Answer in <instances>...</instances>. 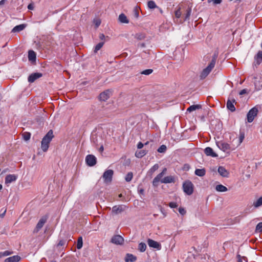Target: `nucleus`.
Instances as JSON below:
<instances>
[{
  "label": "nucleus",
  "instance_id": "nucleus-1",
  "mask_svg": "<svg viewBox=\"0 0 262 262\" xmlns=\"http://www.w3.org/2000/svg\"><path fill=\"white\" fill-rule=\"evenodd\" d=\"M53 137L54 135L52 130H50L43 137L41 142V148L43 151L46 152L48 150L49 144Z\"/></svg>",
  "mask_w": 262,
  "mask_h": 262
},
{
  "label": "nucleus",
  "instance_id": "nucleus-2",
  "mask_svg": "<svg viewBox=\"0 0 262 262\" xmlns=\"http://www.w3.org/2000/svg\"><path fill=\"white\" fill-rule=\"evenodd\" d=\"M216 58L217 55L214 54L208 66L206 68L203 69L200 75V78L201 79L205 78L210 73L212 69L214 67Z\"/></svg>",
  "mask_w": 262,
  "mask_h": 262
},
{
  "label": "nucleus",
  "instance_id": "nucleus-3",
  "mask_svg": "<svg viewBox=\"0 0 262 262\" xmlns=\"http://www.w3.org/2000/svg\"><path fill=\"white\" fill-rule=\"evenodd\" d=\"M216 144L221 150L226 152H229L230 150H233L236 148L234 145H230L223 141H217Z\"/></svg>",
  "mask_w": 262,
  "mask_h": 262
},
{
  "label": "nucleus",
  "instance_id": "nucleus-4",
  "mask_svg": "<svg viewBox=\"0 0 262 262\" xmlns=\"http://www.w3.org/2000/svg\"><path fill=\"white\" fill-rule=\"evenodd\" d=\"M193 184L189 180L185 181L183 184V191L187 195H190L193 193Z\"/></svg>",
  "mask_w": 262,
  "mask_h": 262
},
{
  "label": "nucleus",
  "instance_id": "nucleus-5",
  "mask_svg": "<svg viewBox=\"0 0 262 262\" xmlns=\"http://www.w3.org/2000/svg\"><path fill=\"white\" fill-rule=\"evenodd\" d=\"M114 171L112 169L106 170L103 174L102 178L106 183H110L112 180Z\"/></svg>",
  "mask_w": 262,
  "mask_h": 262
},
{
  "label": "nucleus",
  "instance_id": "nucleus-6",
  "mask_svg": "<svg viewBox=\"0 0 262 262\" xmlns=\"http://www.w3.org/2000/svg\"><path fill=\"white\" fill-rule=\"evenodd\" d=\"M258 113V109L254 107L251 108L248 113L247 117V121L248 122H252L255 117L256 116Z\"/></svg>",
  "mask_w": 262,
  "mask_h": 262
},
{
  "label": "nucleus",
  "instance_id": "nucleus-7",
  "mask_svg": "<svg viewBox=\"0 0 262 262\" xmlns=\"http://www.w3.org/2000/svg\"><path fill=\"white\" fill-rule=\"evenodd\" d=\"M126 208V206L124 205H115L112 208V212L115 214H118L124 211Z\"/></svg>",
  "mask_w": 262,
  "mask_h": 262
},
{
  "label": "nucleus",
  "instance_id": "nucleus-8",
  "mask_svg": "<svg viewBox=\"0 0 262 262\" xmlns=\"http://www.w3.org/2000/svg\"><path fill=\"white\" fill-rule=\"evenodd\" d=\"M85 161L88 165L93 166L96 164V158L92 155H89L86 157Z\"/></svg>",
  "mask_w": 262,
  "mask_h": 262
},
{
  "label": "nucleus",
  "instance_id": "nucleus-9",
  "mask_svg": "<svg viewBox=\"0 0 262 262\" xmlns=\"http://www.w3.org/2000/svg\"><path fill=\"white\" fill-rule=\"evenodd\" d=\"M17 179V176L14 174H9L5 179V184L8 186L10 183L15 182Z\"/></svg>",
  "mask_w": 262,
  "mask_h": 262
},
{
  "label": "nucleus",
  "instance_id": "nucleus-10",
  "mask_svg": "<svg viewBox=\"0 0 262 262\" xmlns=\"http://www.w3.org/2000/svg\"><path fill=\"white\" fill-rule=\"evenodd\" d=\"M47 222V218L46 217H42L38 222L34 230V233L38 232L39 230L43 227L45 223Z\"/></svg>",
  "mask_w": 262,
  "mask_h": 262
},
{
  "label": "nucleus",
  "instance_id": "nucleus-11",
  "mask_svg": "<svg viewBox=\"0 0 262 262\" xmlns=\"http://www.w3.org/2000/svg\"><path fill=\"white\" fill-rule=\"evenodd\" d=\"M111 94H112V92L110 90H106V91H104L103 92L101 93L99 95V99L101 101H105L110 97Z\"/></svg>",
  "mask_w": 262,
  "mask_h": 262
},
{
  "label": "nucleus",
  "instance_id": "nucleus-12",
  "mask_svg": "<svg viewBox=\"0 0 262 262\" xmlns=\"http://www.w3.org/2000/svg\"><path fill=\"white\" fill-rule=\"evenodd\" d=\"M254 83L256 90H260L262 88V78L260 76L254 77Z\"/></svg>",
  "mask_w": 262,
  "mask_h": 262
},
{
  "label": "nucleus",
  "instance_id": "nucleus-13",
  "mask_svg": "<svg viewBox=\"0 0 262 262\" xmlns=\"http://www.w3.org/2000/svg\"><path fill=\"white\" fill-rule=\"evenodd\" d=\"M42 74L40 73H34L31 74L28 78V82L30 83L34 82L36 79L41 77Z\"/></svg>",
  "mask_w": 262,
  "mask_h": 262
},
{
  "label": "nucleus",
  "instance_id": "nucleus-14",
  "mask_svg": "<svg viewBox=\"0 0 262 262\" xmlns=\"http://www.w3.org/2000/svg\"><path fill=\"white\" fill-rule=\"evenodd\" d=\"M111 242L117 245H121L124 242V239L121 235H116L112 238Z\"/></svg>",
  "mask_w": 262,
  "mask_h": 262
},
{
  "label": "nucleus",
  "instance_id": "nucleus-15",
  "mask_svg": "<svg viewBox=\"0 0 262 262\" xmlns=\"http://www.w3.org/2000/svg\"><path fill=\"white\" fill-rule=\"evenodd\" d=\"M147 243L148 246L151 248H155L158 250H160L161 248V245L158 242L151 239H148L147 240Z\"/></svg>",
  "mask_w": 262,
  "mask_h": 262
},
{
  "label": "nucleus",
  "instance_id": "nucleus-16",
  "mask_svg": "<svg viewBox=\"0 0 262 262\" xmlns=\"http://www.w3.org/2000/svg\"><path fill=\"white\" fill-rule=\"evenodd\" d=\"M234 103H236L235 99L232 100L228 99L227 101V107L231 112H233L235 111V107L234 105Z\"/></svg>",
  "mask_w": 262,
  "mask_h": 262
},
{
  "label": "nucleus",
  "instance_id": "nucleus-17",
  "mask_svg": "<svg viewBox=\"0 0 262 262\" xmlns=\"http://www.w3.org/2000/svg\"><path fill=\"white\" fill-rule=\"evenodd\" d=\"M204 153L207 156H210L211 157H217V155L214 152L213 149L210 147H207L204 149Z\"/></svg>",
  "mask_w": 262,
  "mask_h": 262
},
{
  "label": "nucleus",
  "instance_id": "nucleus-18",
  "mask_svg": "<svg viewBox=\"0 0 262 262\" xmlns=\"http://www.w3.org/2000/svg\"><path fill=\"white\" fill-rule=\"evenodd\" d=\"M254 64L255 66L259 65L262 62V51H259L254 57Z\"/></svg>",
  "mask_w": 262,
  "mask_h": 262
},
{
  "label": "nucleus",
  "instance_id": "nucleus-19",
  "mask_svg": "<svg viewBox=\"0 0 262 262\" xmlns=\"http://www.w3.org/2000/svg\"><path fill=\"white\" fill-rule=\"evenodd\" d=\"M217 171L219 174L223 177H228L229 172L224 167L219 166Z\"/></svg>",
  "mask_w": 262,
  "mask_h": 262
},
{
  "label": "nucleus",
  "instance_id": "nucleus-20",
  "mask_svg": "<svg viewBox=\"0 0 262 262\" xmlns=\"http://www.w3.org/2000/svg\"><path fill=\"white\" fill-rule=\"evenodd\" d=\"M163 175L162 173H159L153 180L152 185L154 187H157L159 185V183L162 179Z\"/></svg>",
  "mask_w": 262,
  "mask_h": 262
},
{
  "label": "nucleus",
  "instance_id": "nucleus-21",
  "mask_svg": "<svg viewBox=\"0 0 262 262\" xmlns=\"http://www.w3.org/2000/svg\"><path fill=\"white\" fill-rule=\"evenodd\" d=\"M161 182L162 183H165V184L174 183V178L173 176H167V177H165L164 178H163L161 180Z\"/></svg>",
  "mask_w": 262,
  "mask_h": 262
},
{
  "label": "nucleus",
  "instance_id": "nucleus-22",
  "mask_svg": "<svg viewBox=\"0 0 262 262\" xmlns=\"http://www.w3.org/2000/svg\"><path fill=\"white\" fill-rule=\"evenodd\" d=\"M20 260V257L18 255H14L5 259L4 262H18Z\"/></svg>",
  "mask_w": 262,
  "mask_h": 262
},
{
  "label": "nucleus",
  "instance_id": "nucleus-23",
  "mask_svg": "<svg viewBox=\"0 0 262 262\" xmlns=\"http://www.w3.org/2000/svg\"><path fill=\"white\" fill-rule=\"evenodd\" d=\"M137 260V257L134 255L127 253L125 257V262H134Z\"/></svg>",
  "mask_w": 262,
  "mask_h": 262
},
{
  "label": "nucleus",
  "instance_id": "nucleus-24",
  "mask_svg": "<svg viewBox=\"0 0 262 262\" xmlns=\"http://www.w3.org/2000/svg\"><path fill=\"white\" fill-rule=\"evenodd\" d=\"M28 59L30 61L35 62L36 59V53L32 50H30L28 52Z\"/></svg>",
  "mask_w": 262,
  "mask_h": 262
},
{
  "label": "nucleus",
  "instance_id": "nucleus-25",
  "mask_svg": "<svg viewBox=\"0 0 262 262\" xmlns=\"http://www.w3.org/2000/svg\"><path fill=\"white\" fill-rule=\"evenodd\" d=\"M26 27V25L25 24H20L17 26H16L13 28L12 30V32H19L22 30H23Z\"/></svg>",
  "mask_w": 262,
  "mask_h": 262
},
{
  "label": "nucleus",
  "instance_id": "nucleus-26",
  "mask_svg": "<svg viewBox=\"0 0 262 262\" xmlns=\"http://www.w3.org/2000/svg\"><path fill=\"white\" fill-rule=\"evenodd\" d=\"M245 138V135L244 133L240 132L239 137L238 139H234L233 140L232 142H234L235 141H237L238 142L235 145V147H237L243 142L244 139Z\"/></svg>",
  "mask_w": 262,
  "mask_h": 262
},
{
  "label": "nucleus",
  "instance_id": "nucleus-27",
  "mask_svg": "<svg viewBox=\"0 0 262 262\" xmlns=\"http://www.w3.org/2000/svg\"><path fill=\"white\" fill-rule=\"evenodd\" d=\"M202 108V105L200 104L196 105H192L190 106L187 109V112L189 113H191L196 110L201 109Z\"/></svg>",
  "mask_w": 262,
  "mask_h": 262
},
{
  "label": "nucleus",
  "instance_id": "nucleus-28",
  "mask_svg": "<svg viewBox=\"0 0 262 262\" xmlns=\"http://www.w3.org/2000/svg\"><path fill=\"white\" fill-rule=\"evenodd\" d=\"M118 19L119 21L121 23L127 24L129 22L127 17L123 13H121L119 15Z\"/></svg>",
  "mask_w": 262,
  "mask_h": 262
},
{
  "label": "nucleus",
  "instance_id": "nucleus-29",
  "mask_svg": "<svg viewBox=\"0 0 262 262\" xmlns=\"http://www.w3.org/2000/svg\"><path fill=\"white\" fill-rule=\"evenodd\" d=\"M195 174L199 177H203L205 175L206 170L205 168L196 169L194 171Z\"/></svg>",
  "mask_w": 262,
  "mask_h": 262
},
{
  "label": "nucleus",
  "instance_id": "nucleus-30",
  "mask_svg": "<svg viewBox=\"0 0 262 262\" xmlns=\"http://www.w3.org/2000/svg\"><path fill=\"white\" fill-rule=\"evenodd\" d=\"M215 190L219 192H226L228 190L227 188L222 184L217 185Z\"/></svg>",
  "mask_w": 262,
  "mask_h": 262
},
{
  "label": "nucleus",
  "instance_id": "nucleus-31",
  "mask_svg": "<svg viewBox=\"0 0 262 262\" xmlns=\"http://www.w3.org/2000/svg\"><path fill=\"white\" fill-rule=\"evenodd\" d=\"M146 150L143 149L140 151H137L135 153V156L137 158H141L145 155H146Z\"/></svg>",
  "mask_w": 262,
  "mask_h": 262
},
{
  "label": "nucleus",
  "instance_id": "nucleus-32",
  "mask_svg": "<svg viewBox=\"0 0 262 262\" xmlns=\"http://www.w3.org/2000/svg\"><path fill=\"white\" fill-rule=\"evenodd\" d=\"M159 165L158 164H155L148 171V174L149 176H152L153 173L158 169Z\"/></svg>",
  "mask_w": 262,
  "mask_h": 262
},
{
  "label": "nucleus",
  "instance_id": "nucleus-33",
  "mask_svg": "<svg viewBox=\"0 0 262 262\" xmlns=\"http://www.w3.org/2000/svg\"><path fill=\"white\" fill-rule=\"evenodd\" d=\"M262 205V196L258 198L256 201L253 203V206L255 208H258Z\"/></svg>",
  "mask_w": 262,
  "mask_h": 262
},
{
  "label": "nucleus",
  "instance_id": "nucleus-34",
  "mask_svg": "<svg viewBox=\"0 0 262 262\" xmlns=\"http://www.w3.org/2000/svg\"><path fill=\"white\" fill-rule=\"evenodd\" d=\"M146 247H146V245L145 244V243H143V242L139 243L138 245V250L141 252H144L146 250Z\"/></svg>",
  "mask_w": 262,
  "mask_h": 262
},
{
  "label": "nucleus",
  "instance_id": "nucleus-35",
  "mask_svg": "<svg viewBox=\"0 0 262 262\" xmlns=\"http://www.w3.org/2000/svg\"><path fill=\"white\" fill-rule=\"evenodd\" d=\"M83 246V241H82V237L79 236L78 238L77 243V248L78 249H80Z\"/></svg>",
  "mask_w": 262,
  "mask_h": 262
},
{
  "label": "nucleus",
  "instance_id": "nucleus-36",
  "mask_svg": "<svg viewBox=\"0 0 262 262\" xmlns=\"http://www.w3.org/2000/svg\"><path fill=\"white\" fill-rule=\"evenodd\" d=\"M191 8L190 7H188L187 10H186V14H185V20H186L187 19H189V17L191 15Z\"/></svg>",
  "mask_w": 262,
  "mask_h": 262
},
{
  "label": "nucleus",
  "instance_id": "nucleus-37",
  "mask_svg": "<svg viewBox=\"0 0 262 262\" xmlns=\"http://www.w3.org/2000/svg\"><path fill=\"white\" fill-rule=\"evenodd\" d=\"M167 150V147L165 145H162L160 146V147L157 149L158 152L160 153H165Z\"/></svg>",
  "mask_w": 262,
  "mask_h": 262
},
{
  "label": "nucleus",
  "instance_id": "nucleus-38",
  "mask_svg": "<svg viewBox=\"0 0 262 262\" xmlns=\"http://www.w3.org/2000/svg\"><path fill=\"white\" fill-rule=\"evenodd\" d=\"M104 42H100L98 43L95 47L94 52L97 53L103 46Z\"/></svg>",
  "mask_w": 262,
  "mask_h": 262
},
{
  "label": "nucleus",
  "instance_id": "nucleus-39",
  "mask_svg": "<svg viewBox=\"0 0 262 262\" xmlns=\"http://www.w3.org/2000/svg\"><path fill=\"white\" fill-rule=\"evenodd\" d=\"M133 177V174L132 172H128L125 176V180L126 182H130Z\"/></svg>",
  "mask_w": 262,
  "mask_h": 262
},
{
  "label": "nucleus",
  "instance_id": "nucleus-40",
  "mask_svg": "<svg viewBox=\"0 0 262 262\" xmlns=\"http://www.w3.org/2000/svg\"><path fill=\"white\" fill-rule=\"evenodd\" d=\"M23 137L25 141H28L30 139L31 134L29 132H25L23 134Z\"/></svg>",
  "mask_w": 262,
  "mask_h": 262
},
{
  "label": "nucleus",
  "instance_id": "nucleus-41",
  "mask_svg": "<svg viewBox=\"0 0 262 262\" xmlns=\"http://www.w3.org/2000/svg\"><path fill=\"white\" fill-rule=\"evenodd\" d=\"M147 5H148V8L150 9H154L157 7L155 2L152 1H149L148 2Z\"/></svg>",
  "mask_w": 262,
  "mask_h": 262
},
{
  "label": "nucleus",
  "instance_id": "nucleus-42",
  "mask_svg": "<svg viewBox=\"0 0 262 262\" xmlns=\"http://www.w3.org/2000/svg\"><path fill=\"white\" fill-rule=\"evenodd\" d=\"M12 252L9 251H5L4 252H0V258L6 256L11 254Z\"/></svg>",
  "mask_w": 262,
  "mask_h": 262
},
{
  "label": "nucleus",
  "instance_id": "nucleus-43",
  "mask_svg": "<svg viewBox=\"0 0 262 262\" xmlns=\"http://www.w3.org/2000/svg\"><path fill=\"white\" fill-rule=\"evenodd\" d=\"M153 72V70L152 69H146V70H145L144 71H143L142 72H141V74H144V75H148L150 74H151Z\"/></svg>",
  "mask_w": 262,
  "mask_h": 262
},
{
  "label": "nucleus",
  "instance_id": "nucleus-44",
  "mask_svg": "<svg viewBox=\"0 0 262 262\" xmlns=\"http://www.w3.org/2000/svg\"><path fill=\"white\" fill-rule=\"evenodd\" d=\"M256 230L260 232H262V222L259 223L256 226Z\"/></svg>",
  "mask_w": 262,
  "mask_h": 262
},
{
  "label": "nucleus",
  "instance_id": "nucleus-45",
  "mask_svg": "<svg viewBox=\"0 0 262 262\" xmlns=\"http://www.w3.org/2000/svg\"><path fill=\"white\" fill-rule=\"evenodd\" d=\"M222 0H208V3L212 2L214 4H220L222 3Z\"/></svg>",
  "mask_w": 262,
  "mask_h": 262
},
{
  "label": "nucleus",
  "instance_id": "nucleus-46",
  "mask_svg": "<svg viewBox=\"0 0 262 262\" xmlns=\"http://www.w3.org/2000/svg\"><path fill=\"white\" fill-rule=\"evenodd\" d=\"M169 206L171 208H175L178 207V205L177 203L175 202H170L169 203Z\"/></svg>",
  "mask_w": 262,
  "mask_h": 262
},
{
  "label": "nucleus",
  "instance_id": "nucleus-47",
  "mask_svg": "<svg viewBox=\"0 0 262 262\" xmlns=\"http://www.w3.org/2000/svg\"><path fill=\"white\" fill-rule=\"evenodd\" d=\"M175 16L177 18H180V17L181 16V12L180 9L177 10L175 12Z\"/></svg>",
  "mask_w": 262,
  "mask_h": 262
},
{
  "label": "nucleus",
  "instance_id": "nucleus-48",
  "mask_svg": "<svg viewBox=\"0 0 262 262\" xmlns=\"http://www.w3.org/2000/svg\"><path fill=\"white\" fill-rule=\"evenodd\" d=\"M134 15H135V16L136 18H138V16H139V12H138V8H137V7H135V8H134Z\"/></svg>",
  "mask_w": 262,
  "mask_h": 262
},
{
  "label": "nucleus",
  "instance_id": "nucleus-49",
  "mask_svg": "<svg viewBox=\"0 0 262 262\" xmlns=\"http://www.w3.org/2000/svg\"><path fill=\"white\" fill-rule=\"evenodd\" d=\"M94 22L97 28L101 24V20L100 19H95L94 20Z\"/></svg>",
  "mask_w": 262,
  "mask_h": 262
},
{
  "label": "nucleus",
  "instance_id": "nucleus-50",
  "mask_svg": "<svg viewBox=\"0 0 262 262\" xmlns=\"http://www.w3.org/2000/svg\"><path fill=\"white\" fill-rule=\"evenodd\" d=\"M179 212L182 215H184L186 213L185 210L184 208L181 207L179 208Z\"/></svg>",
  "mask_w": 262,
  "mask_h": 262
},
{
  "label": "nucleus",
  "instance_id": "nucleus-51",
  "mask_svg": "<svg viewBox=\"0 0 262 262\" xmlns=\"http://www.w3.org/2000/svg\"><path fill=\"white\" fill-rule=\"evenodd\" d=\"M143 146L144 144L141 142H139L137 144V148L138 149H141Z\"/></svg>",
  "mask_w": 262,
  "mask_h": 262
},
{
  "label": "nucleus",
  "instance_id": "nucleus-52",
  "mask_svg": "<svg viewBox=\"0 0 262 262\" xmlns=\"http://www.w3.org/2000/svg\"><path fill=\"white\" fill-rule=\"evenodd\" d=\"M237 258H238V262H243L242 261V258L244 259H246V258L245 257H242L239 255H237Z\"/></svg>",
  "mask_w": 262,
  "mask_h": 262
},
{
  "label": "nucleus",
  "instance_id": "nucleus-53",
  "mask_svg": "<svg viewBox=\"0 0 262 262\" xmlns=\"http://www.w3.org/2000/svg\"><path fill=\"white\" fill-rule=\"evenodd\" d=\"M247 93V90L246 89H243V90H241L239 92V94L240 95H244V94H246Z\"/></svg>",
  "mask_w": 262,
  "mask_h": 262
},
{
  "label": "nucleus",
  "instance_id": "nucleus-54",
  "mask_svg": "<svg viewBox=\"0 0 262 262\" xmlns=\"http://www.w3.org/2000/svg\"><path fill=\"white\" fill-rule=\"evenodd\" d=\"M34 8V5L32 3L29 4L28 6V9L29 10H33Z\"/></svg>",
  "mask_w": 262,
  "mask_h": 262
},
{
  "label": "nucleus",
  "instance_id": "nucleus-55",
  "mask_svg": "<svg viewBox=\"0 0 262 262\" xmlns=\"http://www.w3.org/2000/svg\"><path fill=\"white\" fill-rule=\"evenodd\" d=\"M138 192H139V194H144V190L143 188H140V189H138Z\"/></svg>",
  "mask_w": 262,
  "mask_h": 262
},
{
  "label": "nucleus",
  "instance_id": "nucleus-56",
  "mask_svg": "<svg viewBox=\"0 0 262 262\" xmlns=\"http://www.w3.org/2000/svg\"><path fill=\"white\" fill-rule=\"evenodd\" d=\"M6 212V209H5L3 212L0 214L1 217L3 218L5 215V213Z\"/></svg>",
  "mask_w": 262,
  "mask_h": 262
},
{
  "label": "nucleus",
  "instance_id": "nucleus-57",
  "mask_svg": "<svg viewBox=\"0 0 262 262\" xmlns=\"http://www.w3.org/2000/svg\"><path fill=\"white\" fill-rule=\"evenodd\" d=\"M105 38V36L103 34H100L99 35V38L101 39V40H103Z\"/></svg>",
  "mask_w": 262,
  "mask_h": 262
},
{
  "label": "nucleus",
  "instance_id": "nucleus-58",
  "mask_svg": "<svg viewBox=\"0 0 262 262\" xmlns=\"http://www.w3.org/2000/svg\"><path fill=\"white\" fill-rule=\"evenodd\" d=\"M7 0H1L0 1V6H2L5 4Z\"/></svg>",
  "mask_w": 262,
  "mask_h": 262
},
{
  "label": "nucleus",
  "instance_id": "nucleus-59",
  "mask_svg": "<svg viewBox=\"0 0 262 262\" xmlns=\"http://www.w3.org/2000/svg\"><path fill=\"white\" fill-rule=\"evenodd\" d=\"M167 171V169L166 168H164L162 171L161 172H160L161 173H162V174L164 176L165 174V173H166Z\"/></svg>",
  "mask_w": 262,
  "mask_h": 262
},
{
  "label": "nucleus",
  "instance_id": "nucleus-60",
  "mask_svg": "<svg viewBox=\"0 0 262 262\" xmlns=\"http://www.w3.org/2000/svg\"><path fill=\"white\" fill-rule=\"evenodd\" d=\"M103 150H104L103 146L102 145H101V146L100 147V148H99V151H100V152H102V151H103Z\"/></svg>",
  "mask_w": 262,
  "mask_h": 262
},
{
  "label": "nucleus",
  "instance_id": "nucleus-61",
  "mask_svg": "<svg viewBox=\"0 0 262 262\" xmlns=\"http://www.w3.org/2000/svg\"><path fill=\"white\" fill-rule=\"evenodd\" d=\"M63 244H64V242L62 241H59L58 245V246H62V245H63Z\"/></svg>",
  "mask_w": 262,
  "mask_h": 262
},
{
  "label": "nucleus",
  "instance_id": "nucleus-62",
  "mask_svg": "<svg viewBox=\"0 0 262 262\" xmlns=\"http://www.w3.org/2000/svg\"><path fill=\"white\" fill-rule=\"evenodd\" d=\"M161 211L162 213V214L164 215V216H166V213L163 211L162 208L161 209Z\"/></svg>",
  "mask_w": 262,
  "mask_h": 262
},
{
  "label": "nucleus",
  "instance_id": "nucleus-63",
  "mask_svg": "<svg viewBox=\"0 0 262 262\" xmlns=\"http://www.w3.org/2000/svg\"><path fill=\"white\" fill-rule=\"evenodd\" d=\"M3 188V186L2 184H0V190H2Z\"/></svg>",
  "mask_w": 262,
  "mask_h": 262
},
{
  "label": "nucleus",
  "instance_id": "nucleus-64",
  "mask_svg": "<svg viewBox=\"0 0 262 262\" xmlns=\"http://www.w3.org/2000/svg\"><path fill=\"white\" fill-rule=\"evenodd\" d=\"M122 196V194H120L119 195V198H121Z\"/></svg>",
  "mask_w": 262,
  "mask_h": 262
}]
</instances>
